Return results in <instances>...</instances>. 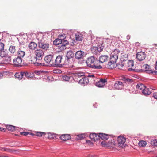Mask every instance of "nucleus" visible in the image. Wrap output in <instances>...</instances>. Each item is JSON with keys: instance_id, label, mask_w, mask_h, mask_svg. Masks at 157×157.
<instances>
[{"instance_id": "f257e3e1", "label": "nucleus", "mask_w": 157, "mask_h": 157, "mask_svg": "<svg viewBox=\"0 0 157 157\" xmlns=\"http://www.w3.org/2000/svg\"><path fill=\"white\" fill-rule=\"evenodd\" d=\"M95 59L93 56L89 57L86 61L87 65L89 67L94 69H100L102 68V66L100 65H98V64L94 63Z\"/></svg>"}, {"instance_id": "f03ea898", "label": "nucleus", "mask_w": 157, "mask_h": 157, "mask_svg": "<svg viewBox=\"0 0 157 157\" xmlns=\"http://www.w3.org/2000/svg\"><path fill=\"white\" fill-rule=\"evenodd\" d=\"M120 52V51L118 49H115L111 53L110 58V60L113 61V62L116 63L117 60L118 59V56Z\"/></svg>"}, {"instance_id": "7ed1b4c3", "label": "nucleus", "mask_w": 157, "mask_h": 157, "mask_svg": "<svg viewBox=\"0 0 157 157\" xmlns=\"http://www.w3.org/2000/svg\"><path fill=\"white\" fill-rule=\"evenodd\" d=\"M54 60L55 58L52 55H48L44 58V60L49 65L54 66Z\"/></svg>"}, {"instance_id": "20e7f679", "label": "nucleus", "mask_w": 157, "mask_h": 157, "mask_svg": "<svg viewBox=\"0 0 157 157\" xmlns=\"http://www.w3.org/2000/svg\"><path fill=\"white\" fill-rule=\"evenodd\" d=\"M118 145L119 147L123 148L126 141V138L122 136H119L117 138Z\"/></svg>"}, {"instance_id": "39448f33", "label": "nucleus", "mask_w": 157, "mask_h": 157, "mask_svg": "<svg viewBox=\"0 0 157 157\" xmlns=\"http://www.w3.org/2000/svg\"><path fill=\"white\" fill-rule=\"evenodd\" d=\"M34 54L36 58L38 59V61H40V59L44 55V53L42 50L41 49H37L34 52Z\"/></svg>"}, {"instance_id": "423d86ee", "label": "nucleus", "mask_w": 157, "mask_h": 157, "mask_svg": "<svg viewBox=\"0 0 157 157\" xmlns=\"http://www.w3.org/2000/svg\"><path fill=\"white\" fill-rule=\"evenodd\" d=\"M69 45L68 42L65 40L63 41V42L58 46V48L60 51H63L67 48V46Z\"/></svg>"}, {"instance_id": "0eeeda50", "label": "nucleus", "mask_w": 157, "mask_h": 157, "mask_svg": "<svg viewBox=\"0 0 157 157\" xmlns=\"http://www.w3.org/2000/svg\"><path fill=\"white\" fill-rule=\"evenodd\" d=\"M84 52L81 50L77 51L75 53V57L76 59L78 60L80 59H83L85 56Z\"/></svg>"}, {"instance_id": "6e6552de", "label": "nucleus", "mask_w": 157, "mask_h": 157, "mask_svg": "<svg viewBox=\"0 0 157 157\" xmlns=\"http://www.w3.org/2000/svg\"><path fill=\"white\" fill-rule=\"evenodd\" d=\"M38 59L35 56L31 57L30 58L29 61L30 63L34 64L36 66H39L41 65V63L40 62V61L38 60Z\"/></svg>"}, {"instance_id": "1a4fd4ad", "label": "nucleus", "mask_w": 157, "mask_h": 157, "mask_svg": "<svg viewBox=\"0 0 157 157\" xmlns=\"http://www.w3.org/2000/svg\"><path fill=\"white\" fill-rule=\"evenodd\" d=\"M146 57V54L145 52H138L136 55V57L140 61L144 60Z\"/></svg>"}, {"instance_id": "9d476101", "label": "nucleus", "mask_w": 157, "mask_h": 157, "mask_svg": "<svg viewBox=\"0 0 157 157\" xmlns=\"http://www.w3.org/2000/svg\"><path fill=\"white\" fill-rule=\"evenodd\" d=\"M38 46L44 51L48 50L49 48V44L48 43H46L42 42H40L38 43Z\"/></svg>"}, {"instance_id": "9b49d317", "label": "nucleus", "mask_w": 157, "mask_h": 157, "mask_svg": "<svg viewBox=\"0 0 157 157\" xmlns=\"http://www.w3.org/2000/svg\"><path fill=\"white\" fill-rule=\"evenodd\" d=\"M107 81L106 79L101 78L99 81L96 82V85L99 87H102L104 86L105 83H106Z\"/></svg>"}, {"instance_id": "f8f14e48", "label": "nucleus", "mask_w": 157, "mask_h": 157, "mask_svg": "<svg viewBox=\"0 0 157 157\" xmlns=\"http://www.w3.org/2000/svg\"><path fill=\"white\" fill-rule=\"evenodd\" d=\"M62 61V57L61 55L58 56L56 59H55L54 60V66H58L60 65H61V64Z\"/></svg>"}, {"instance_id": "ddd939ff", "label": "nucleus", "mask_w": 157, "mask_h": 157, "mask_svg": "<svg viewBox=\"0 0 157 157\" xmlns=\"http://www.w3.org/2000/svg\"><path fill=\"white\" fill-rule=\"evenodd\" d=\"M14 64L17 66H22V60L20 57H17L13 60Z\"/></svg>"}, {"instance_id": "4468645a", "label": "nucleus", "mask_w": 157, "mask_h": 157, "mask_svg": "<svg viewBox=\"0 0 157 157\" xmlns=\"http://www.w3.org/2000/svg\"><path fill=\"white\" fill-rule=\"evenodd\" d=\"M114 86L116 89L121 90L124 87V85L122 82L121 81H117L115 82Z\"/></svg>"}, {"instance_id": "2eb2a0df", "label": "nucleus", "mask_w": 157, "mask_h": 157, "mask_svg": "<svg viewBox=\"0 0 157 157\" xmlns=\"http://www.w3.org/2000/svg\"><path fill=\"white\" fill-rule=\"evenodd\" d=\"M109 59V57L107 55H101L99 58V63H103L107 61Z\"/></svg>"}, {"instance_id": "dca6fc26", "label": "nucleus", "mask_w": 157, "mask_h": 157, "mask_svg": "<svg viewBox=\"0 0 157 157\" xmlns=\"http://www.w3.org/2000/svg\"><path fill=\"white\" fill-rule=\"evenodd\" d=\"M116 67L118 69L125 70H126V66H125V63L123 62L121 63H119L116 65Z\"/></svg>"}, {"instance_id": "f3484780", "label": "nucleus", "mask_w": 157, "mask_h": 157, "mask_svg": "<svg viewBox=\"0 0 157 157\" xmlns=\"http://www.w3.org/2000/svg\"><path fill=\"white\" fill-rule=\"evenodd\" d=\"M89 137L90 139L94 141H96L97 140H99V133L91 134L90 135Z\"/></svg>"}, {"instance_id": "a211bd4d", "label": "nucleus", "mask_w": 157, "mask_h": 157, "mask_svg": "<svg viewBox=\"0 0 157 157\" xmlns=\"http://www.w3.org/2000/svg\"><path fill=\"white\" fill-rule=\"evenodd\" d=\"M60 138L63 141H66L71 138V136L69 134H63L61 135L60 136Z\"/></svg>"}, {"instance_id": "6ab92c4d", "label": "nucleus", "mask_w": 157, "mask_h": 157, "mask_svg": "<svg viewBox=\"0 0 157 157\" xmlns=\"http://www.w3.org/2000/svg\"><path fill=\"white\" fill-rule=\"evenodd\" d=\"M46 134L49 136L48 137V138H51L52 137L51 135V133H46L40 132H36V135L38 136H41L43 135H45Z\"/></svg>"}, {"instance_id": "aec40b11", "label": "nucleus", "mask_w": 157, "mask_h": 157, "mask_svg": "<svg viewBox=\"0 0 157 157\" xmlns=\"http://www.w3.org/2000/svg\"><path fill=\"white\" fill-rule=\"evenodd\" d=\"M145 87V86L144 84L140 83H137L136 86V89L138 91L141 92L143 90Z\"/></svg>"}, {"instance_id": "412c9836", "label": "nucleus", "mask_w": 157, "mask_h": 157, "mask_svg": "<svg viewBox=\"0 0 157 157\" xmlns=\"http://www.w3.org/2000/svg\"><path fill=\"white\" fill-rule=\"evenodd\" d=\"M126 66V69H127L128 70L130 69H132L130 68L134 66V62L132 60H129L126 64H125Z\"/></svg>"}, {"instance_id": "4be33fe9", "label": "nucleus", "mask_w": 157, "mask_h": 157, "mask_svg": "<svg viewBox=\"0 0 157 157\" xmlns=\"http://www.w3.org/2000/svg\"><path fill=\"white\" fill-rule=\"evenodd\" d=\"M89 82L88 78L86 77H83L80 80L79 83L82 85L87 84Z\"/></svg>"}, {"instance_id": "5701e85b", "label": "nucleus", "mask_w": 157, "mask_h": 157, "mask_svg": "<svg viewBox=\"0 0 157 157\" xmlns=\"http://www.w3.org/2000/svg\"><path fill=\"white\" fill-rule=\"evenodd\" d=\"M142 92L144 95H149L151 93V89L147 88L146 86L145 87L144 89L142 91Z\"/></svg>"}, {"instance_id": "b1692460", "label": "nucleus", "mask_w": 157, "mask_h": 157, "mask_svg": "<svg viewBox=\"0 0 157 157\" xmlns=\"http://www.w3.org/2000/svg\"><path fill=\"white\" fill-rule=\"evenodd\" d=\"M116 63L113 62L110 60V61L108 62V63L107 64V67L110 69H113L116 66Z\"/></svg>"}, {"instance_id": "393cba45", "label": "nucleus", "mask_w": 157, "mask_h": 157, "mask_svg": "<svg viewBox=\"0 0 157 157\" xmlns=\"http://www.w3.org/2000/svg\"><path fill=\"white\" fill-rule=\"evenodd\" d=\"M99 139L100 138L103 140H106L108 138V135L105 134L99 133Z\"/></svg>"}, {"instance_id": "a878e982", "label": "nucleus", "mask_w": 157, "mask_h": 157, "mask_svg": "<svg viewBox=\"0 0 157 157\" xmlns=\"http://www.w3.org/2000/svg\"><path fill=\"white\" fill-rule=\"evenodd\" d=\"M73 75L76 78L84 77V73L83 72H78L74 73Z\"/></svg>"}, {"instance_id": "bb28decb", "label": "nucleus", "mask_w": 157, "mask_h": 157, "mask_svg": "<svg viewBox=\"0 0 157 157\" xmlns=\"http://www.w3.org/2000/svg\"><path fill=\"white\" fill-rule=\"evenodd\" d=\"M75 39L77 41H82L83 39V35L79 33L76 34Z\"/></svg>"}, {"instance_id": "cd10ccee", "label": "nucleus", "mask_w": 157, "mask_h": 157, "mask_svg": "<svg viewBox=\"0 0 157 157\" xmlns=\"http://www.w3.org/2000/svg\"><path fill=\"white\" fill-rule=\"evenodd\" d=\"M24 76L23 72L17 73L15 75V77L19 80L21 79Z\"/></svg>"}, {"instance_id": "c85d7f7f", "label": "nucleus", "mask_w": 157, "mask_h": 157, "mask_svg": "<svg viewBox=\"0 0 157 157\" xmlns=\"http://www.w3.org/2000/svg\"><path fill=\"white\" fill-rule=\"evenodd\" d=\"M74 56V54L71 50L68 51L66 54V56L68 59L73 58Z\"/></svg>"}, {"instance_id": "c756f323", "label": "nucleus", "mask_w": 157, "mask_h": 157, "mask_svg": "<svg viewBox=\"0 0 157 157\" xmlns=\"http://www.w3.org/2000/svg\"><path fill=\"white\" fill-rule=\"evenodd\" d=\"M24 75L27 78H32L34 76V74L33 73L28 72L27 71L23 72Z\"/></svg>"}, {"instance_id": "7c9ffc66", "label": "nucleus", "mask_w": 157, "mask_h": 157, "mask_svg": "<svg viewBox=\"0 0 157 157\" xmlns=\"http://www.w3.org/2000/svg\"><path fill=\"white\" fill-rule=\"evenodd\" d=\"M37 44L34 42H31L29 45V48L32 50H34L36 48Z\"/></svg>"}, {"instance_id": "2f4dec72", "label": "nucleus", "mask_w": 157, "mask_h": 157, "mask_svg": "<svg viewBox=\"0 0 157 157\" xmlns=\"http://www.w3.org/2000/svg\"><path fill=\"white\" fill-rule=\"evenodd\" d=\"M64 40H63L57 39L53 41V44L55 45H59L63 42V41Z\"/></svg>"}, {"instance_id": "473e14b6", "label": "nucleus", "mask_w": 157, "mask_h": 157, "mask_svg": "<svg viewBox=\"0 0 157 157\" xmlns=\"http://www.w3.org/2000/svg\"><path fill=\"white\" fill-rule=\"evenodd\" d=\"M0 56L2 57H5L7 56L8 53L6 50H4V49L0 51Z\"/></svg>"}, {"instance_id": "72a5a7b5", "label": "nucleus", "mask_w": 157, "mask_h": 157, "mask_svg": "<svg viewBox=\"0 0 157 157\" xmlns=\"http://www.w3.org/2000/svg\"><path fill=\"white\" fill-rule=\"evenodd\" d=\"M128 55L127 54L122 55L121 58V61L124 62V61H127L128 59Z\"/></svg>"}, {"instance_id": "f704fd0d", "label": "nucleus", "mask_w": 157, "mask_h": 157, "mask_svg": "<svg viewBox=\"0 0 157 157\" xmlns=\"http://www.w3.org/2000/svg\"><path fill=\"white\" fill-rule=\"evenodd\" d=\"M9 51L11 53L13 54L16 52L15 47L13 45L10 46L9 49Z\"/></svg>"}, {"instance_id": "c9c22d12", "label": "nucleus", "mask_w": 157, "mask_h": 157, "mask_svg": "<svg viewBox=\"0 0 157 157\" xmlns=\"http://www.w3.org/2000/svg\"><path fill=\"white\" fill-rule=\"evenodd\" d=\"M18 57H20L22 58L25 55V53L24 51L19 50L18 51Z\"/></svg>"}, {"instance_id": "e433bc0d", "label": "nucleus", "mask_w": 157, "mask_h": 157, "mask_svg": "<svg viewBox=\"0 0 157 157\" xmlns=\"http://www.w3.org/2000/svg\"><path fill=\"white\" fill-rule=\"evenodd\" d=\"M6 128L9 130L11 132H13L15 130V127L14 126L7 125L6 126Z\"/></svg>"}, {"instance_id": "4c0bfd02", "label": "nucleus", "mask_w": 157, "mask_h": 157, "mask_svg": "<svg viewBox=\"0 0 157 157\" xmlns=\"http://www.w3.org/2000/svg\"><path fill=\"white\" fill-rule=\"evenodd\" d=\"M71 77L70 75H64L63 76L62 79L63 81H68Z\"/></svg>"}, {"instance_id": "58836bf2", "label": "nucleus", "mask_w": 157, "mask_h": 157, "mask_svg": "<svg viewBox=\"0 0 157 157\" xmlns=\"http://www.w3.org/2000/svg\"><path fill=\"white\" fill-rule=\"evenodd\" d=\"M92 52L94 54H97L98 53V47H93L91 49Z\"/></svg>"}, {"instance_id": "ea45409f", "label": "nucleus", "mask_w": 157, "mask_h": 157, "mask_svg": "<svg viewBox=\"0 0 157 157\" xmlns=\"http://www.w3.org/2000/svg\"><path fill=\"white\" fill-rule=\"evenodd\" d=\"M139 145L140 146L144 147L146 145V142L143 140L140 141L139 143Z\"/></svg>"}, {"instance_id": "a19ab883", "label": "nucleus", "mask_w": 157, "mask_h": 157, "mask_svg": "<svg viewBox=\"0 0 157 157\" xmlns=\"http://www.w3.org/2000/svg\"><path fill=\"white\" fill-rule=\"evenodd\" d=\"M124 80L125 81V82L127 83H130L133 82L132 79L128 78H124Z\"/></svg>"}, {"instance_id": "79ce46f5", "label": "nucleus", "mask_w": 157, "mask_h": 157, "mask_svg": "<svg viewBox=\"0 0 157 157\" xmlns=\"http://www.w3.org/2000/svg\"><path fill=\"white\" fill-rule=\"evenodd\" d=\"M85 135L84 134H80L78 135L77 136V139L78 140H81L85 137Z\"/></svg>"}, {"instance_id": "37998d69", "label": "nucleus", "mask_w": 157, "mask_h": 157, "mask_svg": "<svg viewBox=\"0 0 157 157\" xmlns=\"http://www.w3.org/2000/svg\"><path fill=\"white\" fill-rule=\"evenodd\" d=\"M151 143L153 146H157V140L156 139L151 140Z\"/></svg>"}, {"instance_id": "c03bdc74", "label": "nucleus", "mask_w": 157, "mask_h": 157, "mask_svg": "<svg viewBox=\"0 0 157 157\" xmlns=\"http://www.w3.org/2000/svg\"><path fill=\"white\" fill-rule=\"evenodd\" d=\"M20 134L22 135H24L25 136H27L28 134H30L32 135H33V134L32 133H30L27 132H20Z\"/></svg>"}, {"instance_id": "a18cd8bd", "label": "nucleus", "mask_w": 157, "mask_h": 157, "mask_svg": "<svg viewBox=\"0 0 157 157\" xmlns=\"http://www.w3.org/2000/svg\"><path fill=\"white\" fill-rule=\"evenodd\" d=\"M15 151L14 150L11 149L9 148H6V152L9 153H12L15 152Z\"/></svg>"}, {"instance_id": "49530a36", "label": "nucleus", "mask_w": 157, "mask_h": 157, "mask_svg": "<svg viewBox=\"0 0 157 157\" xmlns=\"http://www.w3.org/2000/svg\"><path fill=\"white\" fill-rule=\"evenodd\" d=\"M101 144L104 147L106 146V147H108L109 146H111V144L110 145L109 144H107V142H105V141H103L101 142Z\"/></svg>"}, {"instance_id": "de8ad7c7", "label": "nucleus", "mask_w": 157, "mask_h": 157, "mask_svg": "<svg viewBox=\"0 0 157 157\" xmlns=\"http://www.w3.org/2000/svg\"><path fill=\"white\" fill-rule=\"evenodd\" d=\"M4 45L2 43L0 42V51L4 49Z\"/></svg>"}, {"instance_id": "09e8293b", "label": "nucleus", "mask_w": 157, "mask_h": 157, "mask_svg": "<svg viewBox=\"0 0 157 157\" xmlns=\"http://www.w3.org/2000/svg\"><path fill=\"white\" fill-rule=\"evenodd\" d=\"M153 96L155 99H157V91H156L153 93Z\"/></svg>"}, {"instance_id": "8fccbe9b", "label": "nucleus", "mask_w": 157, "mask_h": 157, "mask_svg": "<svg viewBox=\"0 0 157 157\" xmlns=\"http://www.w3.org/2000/svg\"><path fill=\"white\" fill-rule=\"evenodd\" d=\"M103 47L102 46H101V47H99L98 48V53L102 51L103 50Z\"/></svg>"}, {"instance_id": "3c124183", "label": "nucleus", "mask_w": 157, "mask_h": 157, "mask_svg": "<svg viewBox=\"0 0 157 157\" xmlns=\"http://www.w3.org/2000/svg\"><path fill=\"white\" fill-rule=\"evenodd\" d=\"M88 77H92V78L95 77L94 75V74H89L87 76Z\"/></svg>"}, {"instance_id": "603ef678", "label": "nucleus", "mask_w": 157, "mask_h": 157, "mask_svg": "<svg viewBox=\"0 0 157 157\" xmlns=\"http://www.w3.org/2000/svg\"><path fill=\"white\" fill-rule=\"evenodd\" d=\"M35 73L37 75H40L41 73V72L40 71H35Z\"/></svg>"}, {"instance_id": "864d4df0", "label": "nucleus", "mask_w": 157, "mask_h": 157, "mask_svg": "<svg viewBox=\"0 0 157 157\" xmlns=\"http://www.w3.org/2000/svg\"><path fill=\"white\" fill-rule=\"evenodd\" d=\"M7 61L10 63L11 61V57L10 56H9L8 57V58L7 59Z\"/></svg>"}, {"instance_id": "5fc2aeb1", "label": "nucleus", "mask_w": 157, "mask_h": 157, "mask_svg": "<svg viewBox=\"0 0 157 157\" xmlns=\"http://www.w3.org/2000/svg\"><path fill=\"white\" fill-rule=\"evenodd\" d=\"M6 148L5 147L1 148L0 149H1V151H2L6 152Z\"/></svg>"}, {"instance_id": "6e6d98bb", "label": "nucleus", "mask_w": 157, "mask_h": 157, "mask_svg": "<svg viewBox=\"0 0 157 157\" xmlns=\"http://www.w3.org/2000/svg\"><path fill=\"white\" fill-rule=\"evenodd\" d=\"M5 129L3 128H2L1 127H0V131H4L5 132Z\"/></svg>"}, {"instance_id": "4d7b16f0", "label": "nucleus", "mask_w": 157, "mask_h": 157, "mask_svg": "<svg viewBox=\"0 0 157 157\" xmlns=\"http://www.w3.org/2000/svg\"><path fill=\"white\" fill-rule=\"evenodd\" d=\"M110 38L112 40H115L116 39L115 37L114 36H110Z\"/></svg>"}, {"instance_id": "13d9d810", "label": "nucleus", "mask_w": 157, "mask_h": 157, "mask_svg": "<svg viewBox=\"0 0 157 157\" xmlns=\"http://www.w3.org/2000/svg\"><path fill=\"white\" fill-rule=\"evenodd\" d=\"M140 43L139 42H136L135 43V45L137 46H139L140 45Z\"/></svg>"}, {"instance_id": "bf43d9fd", "label": "nucleus", "mask_w": 157, "mask_h": 157, "mask_svg": "<svg viewBox=\"0 0 157 157\" xmlns=\"http://www.w3.org/2000/svg\"><path fill=\"white\" fill-rule=\"evenodd\" d=\"M149 66L148 65H145V68L146 69V70H147V69L149 68Z\"/></svg>"}, {"instance_id": "052dcab7", "label": "nucleus", "mask_w": 157, "mask_h": 157, "mask_svg": "<svg viewBox=\"0 0 157 157\" xmlns=\"http://www.w3.org/2000/svg\"><path fill=\"white\" fill-rule=\"evenodd\" d=\"M130 35H128L127 36V39H128V40H129L130 39Z\"/></svg>"}, {"instance_id": "680f3d73", "label": "nucleus", "mask_w": 157, "mask_h": 157, "mask_svg": "<svg viewBox=\"0 0 157 157\" xmlns=\"http://www.w3.org/2000/svg\"><path fill=\"white\" fill-rule=\"evenodd\" d=\"M131 85V86H132V88L131 89V90H130V89H128V90H129V92H130V93H131V92H132V90H132V88H133V87H132V85Z\"/></svg>"}, {"instance_id": "e2e57ef3", "label": "nucleus", "mask_w": 157, "mask_h": 157, "mask_svg": "<svg viewBox=\"0 0 157 157\" xmlns=\"http://www.w3.org/2000/svg\"><path fill=\"white\" fill-rule=\"evenodd\" d=\"M3 74L2 73H0V78H1Z\"/></svg>"}, {"instance_id": "0e129e2a", "label": "nucleus", "mask_w": 157, "mask_h": 157, "mask_svg": "<svg viewBox=\"0 0 157 157\" xmlns=\"http://www.w3.org/2000/svg\"><path fill=\"white\" fill-rule=\"evenodd\" d=\"M155 69L157 70V61L156 62V63Z\"/></svg>"}, {"instance_id": "69168bd1", "label": "nucleus", "mask_w": 157, "mask_h": 157, "mask_svg": "<svg viewBox=\"0 0 157 157\" xmlns=\"http://www.w3.org/2000/svg\"><path fill=\"white\" fill-rule=\"evenodd\" d=\"M93 157H98V156L97 155H94L93 156Z\"/></svg>"}]
</instances>
